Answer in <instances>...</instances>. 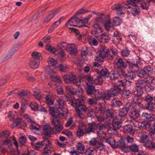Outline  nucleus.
Here are the masks:
<instances>
[{
	"mask_svg": "<svg viewBox=\"0 0 155 155\" xmlns=\"http://www.w3.org/2000/svg\"><path fill=\"white\" fill-rule=\"evenodd\" d=\"M130 82L126 79L118 81L114 84V86L108 90L109 92H110L112 95H117L121 90L124 88L125 86L128 87L130 85Z\"/></svg>",
	"mask_w": 155,
	"mask_h": 155,
	"instance_id": "1",
	"label": "nucleus"
},
{
	"mask_svg": "<svg viewBox=\"0 0 155 155\" xmlns=\"http://www.w3.org/2000/svg\"><path fill=\"white\" fill-rule=\"evenodd\" d=\"M114 63L118 67L124 69L126 68L127 66V64L132 67L135 66L138 67L141 65V62L139 60H137L136 64H133L130 61H127V63H125L122 58H116L114 60Z\"/></svg>",
	"mask_w": 155,
	"mask_h": 155,
	"instance_id": "2",
	"label": "nucleus"
},
{
	"mask_svg": "<svg viewBox=\"0 0 155 155\" xmlns=\"http://www.w3.org/2000/svg\"><path fill=\"white\" fill-rule=\"evenodd\" d=\"M80 22V19L74 15L71 17L68 20V21L66 24V26L70 28L71 32H75L76 33H78V30L74 28H70V27L71 26H78L77 25Z\"/></svg>",
	"mask_w": 155,
	"mask_h": 155,
	"instance_id": "3",
	"label": "nucleus"
},
{
	"mask_svg": "<svg viewBox=\"0 0 155 155\" xmlns=\"http://www.w3.org/2000/svg\"><path fill=\"white\" fill-rule=\"evenodd\" d=\"M130 8V6L127 4H115L111 7V9L113 10H116L117 14L118 15H121L124 14L126 11L129 12L128 9Z\"/></svg>",
	"mask_w": 155,
	"mask_h": 155,
	"instance_id": "4",
	"label": "nucleus"
},
{
	"mask_svg": "<svg viewBox=\"0 0 155 155\" xmlns=\"http://www.w3.org/2000/svg\"><path fill=\"white\" fill-rule=\"evenodd\" d=\"M84 100L81 98H78L77 100H73L71 102V105L75 106L76 108L80 109L84 112H85L88 110V107H86L84 104L82 103Z\"/></svg>",
	"mask_w": 155,
	"mask_h": 155,
	"instance_id": "5",
	"label": "nucleus"
},
{
	"mask_svg": "<svg viewBox=\"0 0 155 155\" xmlns=\"http://www.w3.org/2000/svg\"><path fill=\"white\" fill-rule=\"evenodd\" d=\"M63 78L64 82L68 84H75L77 82L76 77L72 73L68 75H65L63 76Z\"/></svg>",
	"mask_w": 155,
	"mask_h": 155,
	"instance_id": "6",
	"label": "nucleus"
},
{
	"mask_svg": "<svg viewBox=\"0 0 155 155\" xmlns=\"http://www.w3.org/2000/svg\"><path fill=\"white\" fill-rule=\"evenodd\" d=\"M99 95L97 96L96 94L95 95V98L97 99H103L105 101V100H108L110 99V97L112 96L110 92H109L108 90L107 93H105L103 92H100Z\"/></svg>",
	"mask_w": 155,
	"mask_h": 155,
	"instance_id": "7",
	"label": "nucleus"
},
{
	"mask_svg": "<svg viewBox=\"0 0 155 155\" xmlns=\"http://www.w3.org/2000/svg\"><path fill=\"white\" fill-rule=\"evenodd\" d=\"M60 8H57L53 10L51 13L46 16L43 21L44 23L49 22L59 12Z\"/></svg>",
	"mask_w": 155,
	"mask_h": 155,
	"instance_id": "8",
	"label": "nucleus"
},
{
	"mask_svg": "<svg viewBox=\"0 0 155 155\" xmlns=\"http://www.w3.org/2000/svg\"><path fill=\"white\" fill-rule=\"evenodd\" d=\"M127 110L124 108H121L119 109V114L115 116L116 118L118 120L124 121V117L128 113Z\"/></svg>",
	"mask_w": 155,
	"mask_h": 155,
	"instance_id": "9",
	"label": "nucleus"
},
{
	"mask_svg": "<svg viewBox=\"0 0 155 155\" xmlns=\"http://www.w3.org/2000/svg\"><path fill=\"white\" fill-rule=\"evenodd\" d=\"M97 70L99 75L104 78H107L109 76V72L107 68L105 67L99 68Z\"/></svg>",
	"mask_w": 155,
	"mask_h": 155,
	"instance_id": "10",
	"label": "nucleus"
},
{
	"mask_svg": "<svg viewBox=\"0 0 155 155\" xmlns=\"http://www.w3.org/2000/svg\"><path fill=\"white\" fill-rule=\"evenodd\" d=\"M108 53V50L106 48H101L100 51L99 55L97 57L98 58L100 61H104V58L107 57Z\"/></svg>",
	"mask_w": 155,
	"mask_h": 155,
	"instance_id": "11",
	"label": "nucleus"
},
{
	"mask_svg": "<svg viewBox=\"0 0 155 155\" xmlns=\"http://www.w3.org/2000/svg\"><path fill=\"white\" fill-rule=\"evenodd\" d=\"M85 89L88 94L91 95L93 94L96 91L99 93L100 92L98 90L96 91L95 87L91 85L87 84V86L85 87Z\"/></svg>",
	"mask_w": 155,
	"mask_h": 155,
	"instance_id": "12",
	"label": "nucleus"
},
{
	"mask_svg": "<svg viewBox=\"0 0 155 155\" xmlns=\"http://www.w3.org/2000/svg\"><path fill=\"white\" fill-rule=\"evenodd\" d=\"M133 103L135 104H136L140 108L143 109L144 107V106L141 103L142 102V99L140 97L136 96L132 100Z\"/></svg>",
	"mask_w": 155,
	"mask_h": 155,
	"instance_id": "13",
	"label": "nucleus"
},
{
	"mask_svg": "<svg viewBox=\"0 0 155 155\" xmlns=\"http://www.w3.org/2000/svg\"><path fill=\"white\" fill-rule=\"evenodd\" d=\"M66 51L71 54L74 55L77 52V50L74 44H69L67 47Z\"/></svg>",
	"mask_w": 155,
	"mask_h": 155,
	"instance_id": "14",
	"label": "nucleus"
},
{
	"mask_svg": "<svg viewBox=\"0 0 155 155\" xmlns=\"http://www.w3.org/2000/svg\"><path fill=\"white\" fill-rule=\"evenodd\" d=\"M131 13L134 16H136L139 15L140 12V10L139 7L137 5H134L131 7Z\"/></svg>",
	"mask_w": 155,
	"mask_h": 155,
	"instance_id": "15",
	"label": "nucleus"
},
{
	"mask_svg": "<svg viewBox=\"0 0 155 155\" xmlns=\"http://www.w3.org/2000/svg\"><path fill=\"white\" fill-rule=\"evenodd\" d=\"M140 110L135 107L133 108L130 112V116L131 118L135 119L137 118L139 115Z\"/></svg>",
	"mask_w": 155,
	"mask_h": 155,
	"instance_id": "16",
	"label": "nucleus"
},
{
	"mask_svg": "<svg viewBox=\"0 0 155 155\" xmlns=\"http://www.w3.org/2000/svg\"><path fill=\"white\" fill-rule=\"evenodd\" d=\"M43 130L45 134L48 135L51 134L53 131V128L49 124L44 125L43 127Z\"/></svg>",
	"mask_w": 155,
	"mask_h": 155,
	"instance_id": "17",
	"label": "nucleus"
},
{
	"mask_svg": "<svg viewBox=\"0 0 155 155\" xmlns=\"http://www.w3.org/2000/svg\"><path fill=\"white\" fill-rule=\"evenodd\" d=\"M122 97L124 99H127L130 97L132 96V94L130 90L123 89L121 90Z\"/></svg>",
	"mask_w": 155,
	"mask_h": 155,
	"instance_id": "18",
	"label": "nucleus"
},
{
	"mask_svg": "<svg viewBox=\"0 0 155 155\" xmlns=\"http://www.w3.org/2000/svg\"><path fill=\"white\" fill-rule=\"evenodd\" d=\"M104 26L105 29L107 31H112L114 29L113 27L112 26L110 22V18H108L107 20L105 21Z\"/></svg>",
	"mask_w": 155,
	"mask_h": 155,
	"instance_id": "19",
	"label": "nucleus"
},
{
	"mask_svg": "<svg viewBox=\"0 0 155 155\" xmlns=\"http://www.w3.org/2000/svg\"><path fill=\"white\" fill-rule=\"evenodd\" d=\"M143 88L138 87L137 86L134 87L133 89V93L135 95H137V96H141L143 93Z\"/></svg>",
	"mask_w": 155,
	"mask_h": 155,
	"instance_id": "20",
	"label": "nucleus"
},
{
	"mask_svg": "<svg viewBox=\"0 0 155 155\" xmlns=\"http://www.w3.org/2000/svg\"><path fill=\"white\" fill-rule=\"evenodd\" d=\"M110 39V37L107 34L104 33L101 35L99 41L101 42L105 43L108 42Z\"/></svg>",
	"mask_w": 155,
	"mask_h": 155,
	"instance_id": "21",
	"label": "nucleus"
},
{
	"mask_svg": "<svg viewBox=\"0 0 155 155\" xmlns=\"http://www.w3.org/2000/svg\"><path fill=\"white\" fill-rule=\"evenodd\" d=\"M68 114V110L66 109H60L59 110L58 109L56 117H59L63 118L65 114Z\"/></svg>",
	"mask_w": 155,
	"mask_h": 155,
	"instance_id": "22",
	"label": "nucleus"
},
{
	"mask_svg": "<svg viewBox=\"0 0 155 155\" xmlns=\"http://www.w3.org/2000/svg\"><path fill=\"white\" fill-rule=\"evenodd\" d=\"M30 67L32 68L36 69L38 68L40 64L39 61L35 59H31L29 63Z\"/></svg>",
	"mask_w": 155,
	"mask_h": 155,
	"instance_id": "23",
	"label": "nucleus"
},
{
	"mask_svg": "<svg viewBox=\"0 0 155 155\" xmlns=\"http://www.w3.org/2000/svg\"><path fill=\"white\" fill-rule=\"evenodd\" d=\"M143 116L149 122L153 121L155 120V116L153 114H148L145 112L143 113Z\"/></svg>",
	"mask_w": 155,
	"mask_h": 155,
	"instance_id": "24",
	"label": "nucleus"
},
{
	"mask_svg": "<svg viewBox=\"0 0 155 155\" xmlns=\"http://www.w3.org/2000/svg\"><path fill=\"white\" fill-rule=\"evenodd\" d=\"M123 121H120V120H118L115 117V118L113 121V127L116 130L118 129L121 127V125L120 124L122 123Z\"/></svg>",
	"mask_w": 155,
	"mask_h": 155,
	"instance_id": "25",
	"label": "nucleus"
},
{
	"mask_svg": "<svg viewBox=\"0 0 155 155\" xmlns=\"http://www.w3.org/2000/svg\"><path fill=\"white\" fill-rule=\"evenodd\" d=\"M64 101L62 98H59L57 100L56 104L58 107V110L60 109H66L64 107Z\"/></svg>",
	"mask_w": 155,
	"mask_h": 155,
	"instance_id": "26",
	"label": "nucleus"
},
{
	"mask_svg": "<svg viewBox=\"0 0 155 155\" xmlns=\"http://www.w3.org/2000/svg\"><path fill=\"white\" fill-rule=\"evenodd\" d=\"M144 108L150 111H155V103L153 102L147 103L145 105Z\"/></svg>",
	"mask_w": 155,
	"mask_h": 155,
	"instance_id": "27",
	"label": "nucleus"
},
{
	"mask_svg": "<svg viewBox=\"0 0 155 155\" xmlns=\"http://www.w3.org/2000/svg\"><path fill=\"white\" fill-rule=\"evenodd\" d=\"M61 18H60L58 21L55 22L54 24L51 26L48 30V32L50 33L52 32V31L56 28L61 22Z\"/></svg>",
	"mask_w": 155,
	"mask_h": 155,
	"instance_id": "28",
	"label": "nucleus"
},
{
	"mask_svg": "<svg viewBox=\"0 0 155 155\" xmlns=\"http://www.w3.org/2000/svg\"><path fill=\"white\" fill-rule=\"evenodd\" d=\"M29 128L32 132L34 133L37 134L39 131V126H37L35 123L31 124L29 125Z\"/></svg>",
	"mask_w": 155,
	"mask_h": 155,
	"instance_id": "29",
	"label": "nucleus"
},
{
	"mask_svg": "<svg viewBox=\"0 0 155 155\" xmlns=\"http://www.w3.org/2000/svg\"><path fill=\"white\" fill-rule=\"evenodd\" d=\"M46 103L49 106L53 105L54 103V99L52 98L51 95L48 94L45 97Z\"/></svg>",
	"mask_w": 155,
	"mask_h": 155,
	"instance_id": "30",
	"label": "nucleus"
},
{
	"mask_svg": "<svg viewBox=\"0 0 155 155\" xmlns=\"http://www.w3.org/2000/svg\"><path fill=\"white\" fill-rule=\"evenodd\" d=\"M114 41L117 43H119L122 40V37L121 35L117 31L114 32L113 36Z\"/></svg>",
	"mask_w": 155,
	"mask_h": 155,
	"instance_id": "31",
	"label": "nucleus"
},
{
	"mask_svg": "<svg viewBox=\"0 0 155 155\" xmlns=\"http://www.w3.org/2000/svg\"><path fill=\"white\" fill-rule=\"evenodd\" d=\"M111 105L113 106L120 107L122 104V103L117 98H115L112 99L111 101Z\"/></svg>",
	"mask_w": 155,
	"mask_h": 155,
	"instance_id": "32",
	"label": "nucleus"
},
{
	"mask_svg": "<svg viewBox=\"0 0 155 155\" xmlns=\"http://www.w3.org/2000/svg\"><path fill=\"white\" fill-rule=\"evenodd\" d=\"M43 150V154H48L51 153L54 151V149L51 145L46 146L44 148Z\"/></svg>",
	"mask_w": 155,
	"mask_h": 155,
	"instance_id": "33",
	"label": "nucleus"
},
{
	"mask_svg": "<svg viewBox=\"0 0 155 155\" xmlns=\"http://www.w3.org/2000/svg\"><path fill=\"white\" fill-rule=\"evenodd\" d=\"M106 142L109 143L110 146L114 148H116V143L114 139L111 137L107 138L106 140Z\"/></svg>",
	"mask_w": 155,
	"mask_h": 155,
	"instance_id": "34",
	"label": "nucleus"
},
{
	"mask_svg": "<svg viewBox=\"0 0 155 155\" xmlns=\"http://www.w3.org/2000/svg\"><path fill=\"white\" fill-rule=\"evenodd\" d=\"M103 82V79L101 76L97 77L95 78L94 77L93 84L97 85L101 84Z\"/></svg>",
	"mask_w": 155,
	"mask_h": 155,
	"instance_id": "35",
	"label": "nucleus"
},
{
	"mask_svg": "<svg viewBox=\"0 0 155 155\" xmlns=\"http://www.w3.org/2000/svg\"><path fill=\"white\" fill-rule=\"evenodd\" d=\"M76 147L79 153H83L84 149V146L83 144L80 142H79L77 143Z\"/></svg>",
	"mask_w": 155,
	"mask_h": 155,
	"instance_id": "36",
	"label": "nucleus"
},
{
	"mask_svg": "<svg viewBox=\"0 0 155 155\" xmlns=\"http://www.w3.org/2000/svg\"><path fill=\"white\" fill-rule=\"evenodd\" d=\"M123 74L125 75L126 78L128 80H133L136 76L135 73L133 71L128 72L125 74Z\"/></svg>",
	"mask_w": 155,
	"mask_h": 155,
	"instance_id": "37",
	"label": "nucleus"
},
{
	"mask_svg": "<svg viewBox=\"0 0 155 155\" xmlns=\"http://www.w3.org/2000/svg\"><path fill=\"white\" fill-rule=\"evenodd\" d=\"M139 127L140 128V127L143 129L149 128L150 127V123L146 121H143L140 123L139 124Z\"/></svg>",
	"mask_w": 155,
	"mask_h": 155,
	"instance_id": "38",
	"label": "nucleus"
},
{
	"mask_svg": "<svg viewBox=\"0 0 155 155\" xmlns=\"http://www.w3.org/2000/svg\"><path fill=\"white\" fill-rule=\"evenodd\" d=\"M123 130L125 133H130L133 131V128L131 125H126L124 126Z\"/></svg>",
	"mask_w": 155,
	"mask_h": 155,
	"instance_id": "39",
	"label": "nucleus"
},
{
	"mask_svg": "<svg viewBox=\"0 0 155 155\" xmlns=\"http://www.w3.org/2000/svg\"><path fill=\"white\" fill-rule=\"evenodd\" d=\"M34 95L35 98L38 100H40L42 98V96L40 94V90L38 88L34 89Z\"/></svg>",
	"mask_w": 155,
	"mask_h": 155,
	"instance_id": "40",
	"label": "nucleus"
},
{
	"mask_svg": "<svg viewBox=\"0 0 155 155\" xmlns=\"http://www.w3.org/2000/svg\"><path fill=\"white\" fill-rule=\"evenodd\" d=\"M137 86L143 88L146 85V84L143 79L138 80L136 83Z\"/></svg>",
	"mask_w": 155,
	"mask_h": 155,
	"instance_id": "41",
	"label": "nucleus"
},
{
	"mask_svg": "<svg viewBox=\"0 0 155 155\" xmlns=\"http://www.w3.org/2000/svg\"><path fill=\"white\" fill-rule=\"evenodd\" d=\"M50 77L53 82L57 83H61L62 82L61 79L58 76L50 75Z\"/></svg>",
	"mask_w": 155,
	"mask_h": 155,
	"instance_id": "42",
	"label": "nucleus"
},
{
	"mask_svg": "<svg viewBox=\"0 0 155 155\" xmlns=\"http://www.w3.org/2000/svg\"><path fill=\"white\" fill-rule=\"evenodd\" d=\"M116 148H119L120 149L125 145V141L121 139L119 140L116 143Z\"/></svg>",
	"mask_w": 155,
	"mask_h": 155,
	"instance_id": "43",
	"label": "nucleus"
},
{
	"mask_svg": "<svg viewBox=\"0 0 155 155\" xmlns=\"http://www.w3.org/2000/svg\"><path fill=\"white\" fill-rule=\"evenodd\" d=\"M122 22V20L119 17H115L113 18V24L115 26L119 25Z\"/></svg>",
	"mask_w": 155,
	"mask_h": 155,
	"instance_id": "44",
	"label": "nucleus"
},
{
	"mask_svg": "<svg viewBox=\"0 0 155 155\" xmlns=\"http://www.w3.org/2000/svg\"><path fill=\"white\" fill-rule=\"evenodd\" d=\"M48 62L50 66L54 67L57 64V61L54 58H49L48 59Z\"/></svg>",
	"mask_w": 155,
	"mask_h": 155,
	"instance_id": "45",
	"label": "nucleus"
},
{
	"mask_svg": "<svg viewBox=\"0 0 155 155\" xmlns=\"http://www.w3.org/2000/svg\"><path fill=\"white\" fill-rule=\"evenodd\" d=\"M49 110L50 114L51 115L52 117H56L58 110H57L54 107H50Z\"/></svg>",
	"mask_w": 155,
	"mask_h": 155,
	"instance_id": "46",
	"label": "nucleus"
},
{
	"mask_svg": "<svg viewBox=\"0 0 155 155\" xmlns=\"http://www.w3.org/2000/svg\"><path fill=\"white\" fill-rule=\"evenodd\" d=\"M96 126V124L94 123H92L89 124L86 130L87 132L89 133L94 132Z\"/></svg>",
	"mask_w": 155,
	"mask_h": 155,
	"instance_id": "47",
	"label": "nucleus"
},
{
	"mask_svg": "<svg viewBox=\"0 0 155 155\" xmlns=\"http://www.w3.org/2000/svg\"><path fill=\"white\" fill-rule=\"evenodd\" d=\"M75 110L76 114L78 117L81 119H83L84 118V116L83 113V111H81L80 109H78L75 107Z\"/></svg>",
	"mask_w": 155,
	"mask_h": 155,
	"instance_id": "48",
	"label": "nucleus"
},
{
	"mask_svg": "<svg viewBox=\"0 0 155 155\" xmlns=\"http://www.w3.org/2000/svg\"><path fill=\"white\" fill-rule=\"evenodd\" d=\"M124 106L125 108H124L127 110L128 112L130 110H131L135 107H134L132 103L129 102H127L124 104Z\"/></svg>",
	"mask_w": 155,
	"mask_h": 155,
	"instance_id": "49",
	"label": "nucleus"
},
{
	"mask_svg": "<svg viewBox=\"0 0 155 155\" xmlns=\"http://www.w3.org/2000/svg\"><path fill=\"white\" fill-rule=\"evenodd\" d=\"M115 56V53L111 50H108V53L107 55V57L109 60L113 59Z\"/></svg>",
	"mask_w": 155,
	"mask_h": 155,
	"instance_id": "50",
	"label": "nucleus"
},
{
	"mask_svg": "<svg viewBox=\"0 0 155 155\" xmlns=\"http://www.w3.org/2000/svg\"><path fill=\"white\" fill-rule=\"evenodd\" d=\"M60 71L62 72H66L68 71V67L66 65L60 64L58 67Z\"/></svg>",
	"mask_w": 155,
	"mask_h": 155,
	"instance_id": "51",
	"label": "nucleus"
},
{
	"mask_svg": "<svg viewBox=\"0 0 155 155\" xmlns=\"http://www.w3.org/2000/svg\"><path fill=\"white\" fill-rule=\"evenodd\" d=\"M145 146L149 149H151L155 147V143L153 142L148 140L146 143Z\"/></svg>",
	"mask_w": 155,
	"mask_h": 155,
	"instance_id": "52",
	"label": "nucleus"
},
{
	"mask_svg": "<svg viewBox=\"0 0 155 155\" xmlns=\"http://www.w3.org/2000/svg\"><path fill=\"white\" fill-rule=\"evenodd\" d=\"M52 124L54 126V127L58 126L62 124L58 119L54 117L53 118L51 121Z\"/></svg>",
	"mask_w": 155,
	"mask_h": 155,
	"instance_id": "53",
	"label": "nucleus"
},
{
	"mask_svg": "<svg viewBox=\"0 0 155 155\" xmlns=\"http://www.w3.org/2000/svg\"><path fill=\"white\" fill-rule=\"evenodd\" d=\"M63 129V127L62 124L58 126L54 127L53 128V131L55 134L58 133L61 131Z\"/></svg>",
	"mask_w": 155,
	"mask_h": 155,
	"instance_id": "54",
	"label": "nucleus"
},
{
	"mask_svg": "<svg viewBox=\"0 0 155 155\" xmlns=\"http://www.w3.org/2000/svg\"><path fill=\"white\" fill-rule=\"evenodd\" d=\"M31 55L34 59L38 60L41 58V54L37 52H33Z\"/></svg>",
	"mask_w": 155,
	"mask_h": 155,
	"instance_id": "55",
	"label": "nucleus"
},
{
	"mask_svg": "<svg viewBox=\"0 0 155 155\" xmlns=\"http://www.w3.org/2000/svg\"><path fill=\"white\" fill-rule=\"evenodd\" d=\"M143 70L145 74H150L153 71L152 68L150 65L145 67Z\"/></svg>",
	"mask_w": 155,
	"mask_h": 155,
	"instance_id": "56",
	"label": "nucleus"
},
{
	"mask_svg": "<svg viewBox=\"0 0 155 155\" xmlns=\"http://www.w3.org/2000/svg\"><path fill=\"white\" fill-rule=\"evenodd\" d=\"M29 106L32 110L35 111L38 110L39 107L37 103L35 102L31 103Z\"/></svg>",
	"mask_w": 155,
	"mask_h": 155,
	"instance_id": "57",
	"label": "nucleus"
},
{
	"mask_svg": "<svg viewBox=\"0 0 155 155\" xmlns=\"http://www.w3.org/2000/svg\"><path fill=\"white\" fill-rule=\"evenodd\" d=\"M46 48L51 53L55 54H56L58 53V52H57V51H56L55 48L53 47L50 46L48 45H47L46 47Z\"/></svg>",
	"mask_w": 155,
	"mask_h": 155,
	"instance_id": "58",
	"label": "nucleus"
},
{
	"mask_svg": "<svg viewBox=\"0 0 155 155\" xmlns=\"http://www.w3.org/2000/svg\"><path fill=\"white\" fill-rule=\"evenodd\" d=\"M105 148V146L102 143L99 142L96 146V149L97 150H99L102 151L104 150Z\"/></svg>",
	"mask_w": 155,
	"mask_h": 155,
	"instance_id": "59",
	"label": "nucleus"
},
{
	"mask_svg": "<svg viewBox=\"0 0 155 155\" xmlns=\"http://www.w3.org/2000/svg\"><path fill=\"white\" fill-rule=\"evenodd\" d=\"M43 146L41 142H38L35 143L34 146V148L37 150H39L42 148Z\"/></svg>",
	"mask_w": 155,
	"mask_h": 155,
	"instance_id": "60",
	"label": "nucleus"
},
{
	"mask_svg": "<svg viewBox=\"0 0 155 155\" xmlns=\"http://www.w3.org/2000/svg\"><path fill=\"white\" fill-rule=\"evenodd\" d=\"M68 45L65 42H62L59 43L58 44V46L59 47V48L62 50H66L67 47Z\"/></svg>",
	"mask_w": 155,
	"mask_h": 155,
	"instance_id": "61",
	"label": "nucleus"
},
{
	"mask_svg": "<svg viewBox=\"0 0 155 155\" xmlns=\"http://www.w3.org/2000/svg\"><path fill=\"white\" fill-rule=\"evenodd\" d=\"M154 79V78L152 76H148L144 80L146 84L147 83L151 84L152 83Z\"/></svg>",
	"mask_w": 155,
	"mask_h": 155,
	"instance_id": "62",
	"label": "nucleus"
},
{
	"mask_svg": "<svg viewBox=\"0 0 155 155\" xmlns=\"http://www.w3.org/2000/svg\"><path fill=\"white\" fill-rule=\"evenodd\" d=\"M88 41L91 45H92L94 46H97L98 45V41L94 38H89Z\"/></svg>",
	"mask_w": 155,
	"mask_h": 155,
	"instance_id": "63",
	"label": "nucleus"
},
{
	"mask_svg": "<svg viewBox=\"0 0 155 155\" xmlns=\"http://www.w3.org/2000/svg\"><path fill=\"white\" fill-rule=\"evenodd\" d=\"M150 136L152 138H155V121L153 123V128L150 129Z\"/></svg>",
	"mask_w": 155,
	"mask_h": 155,
	"instance_id": "64",
	"label": "nucleus"
}]
</instances>
